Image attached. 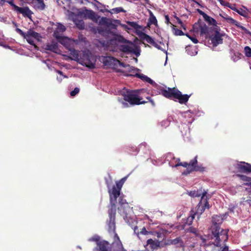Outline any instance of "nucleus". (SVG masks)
Segmentation results:
<instances>
[{"label":"nucleus","mask_w":251,"mask_h":251,"mask_svg":"<svg viewBox=\"0 0 251 251\" xmlns=\"http://www.w3.org/2000/svg\"><path fill=\"white\" fill-rule=\"evenodd\" d=\"M223 219L221 216L214 215L212 218V226L211 231L213 237L215 239L213 244L217 247L221 246V242H226L228 239V229H221L220 225L223 223Z\"/></svg>","instance_id":"nucleus-1"},{"label":"nucleus","mask_w":251,"mask_h":251,"mask_svg":"<svg viewBox=\"0 0 251 251\" xmlns=\"http://www.w3.org/2000/svg\"><path fill=\"white\" fill-rule=\"evenodd\" d=\"M115 217V215H108V219L106 221L108 233L113 239V241L110 245L109 251H127L124 249L119 236L116 232Z\"/></svg>","instance_id":"nucleus-2"},{"label":"nucleus","mask_w":251,"mask_h":251,"mask_svg":"<svg viewBox=\"0 0 251 251\" xmlns=\"http://www.w3.org/2000/svg\"><path fill=\"white\" fill-rule=\"evenodd\" d=\"M127 176H125L119 181L116 182V186L114 185L111 189L108 188L109 195L110 205L108 206V215H115L116 214V203L117 198L120 197L121 190L123 184L126 180Z\"/></svg>","instance_id":"nucleus-3"},{"label":"nucleus","mask_w":251,"mask_h":251,"mask_svg":"<svg viewBox=\"0 0 251 251\" xmlns=\"http://www.w3.org/2000/svg\"><path fill=\"white\" fill-rule=\"evenodd\" d=\"M112 44H116L117 42L128 43L130 45H122L120 46V50L121 51L126 53H134L137 56L140 55V51L137 47L133 44L131 41L126 40L121 35H115L114 37L109 40Z\"/></svg>","instance_id":"nucleus-4"},{"label":"nucleus","mask_w":251,"mask_h":251,"mask_svg":"<svg viewBox=\"0 0 251 251\" xmlns=\"http://www.w3.org/2000/svg\"><path fill=\"white\" fill-rule=\"evenodd\" d=\"M169 165L172 167H177L178 166H182L186 168V170L182 173L183 175H187L193 172H201L204 171V168L202 166L198 165L197 156L193 159L191 160L189 163L187 162H178L176 164L173 163L172 161L169 162Z\"/></svg>","instance_id":"nucleus-5"},{"label":"nucleus","mask_w":251,"mask_h":251,"mask_svg":"<svg viewBox=\"0 0 251 251\" xmlns=\"http://www.w3.org/2000/svg\"><path fill=\"white\" fill-rule=\"evenodd\" d=\"M124 100L131 105H139L142 104H145L148 101L151 103L152 105H154V101L151 99V97H147L146 99L148 100V101L142 100L143 98L140 97L138 95L135 94L133 91H127L126 94L123 95Z\"/></svg>","instance_id":"nucleus-6"},{"label":"nucleus","mask_w":251,"mask_h":251,"mask_svg":"<svg viewBox=\"0 0 251 251\" xmlns=\"http://www.w3.org/2000/svg\"><path fill=\"white\" fill-rule=\"evenodd\" d=\"M206 192L202 193L201 200L197 205L196 209L195 210L192 209L190 211L191 214L198 215V219L200 218V216L204 211L206 208L208 209L210 207L207 199H204L205 197H206Z\"/></svg>","instance_id":"nucleus-7"},{"label":"nucleus","mask_w":251,"mask_h":251,"mask_svg":"<svg viewBox=\"0 0 251 251\" xmlns=\"http://www.w3.org/2000/svg\"><path fill=\"white\" fill-rule=\"evenodd\" d=\"M95 58L90 52H83L80 55L77 62L90 69L95 68Z\"/></svg>","instance_id":"nucleus-8"},{"label":"nucleus","mask_w":251,"mask_h":251,"mask_svg":"<svg viewBox=\"0 0 251 251\" xmlns=\"http://www.w3.org/2000/svg\"><path fill=\"white\" fill-rule=\"evenodd\" d=\"M119 203L120 204V206L118 208V209L120 214L125 220H126L128 218V212L130 210V207L126 200L123 199L122 197H119Z\"/></svg>","instance_id":"nucleus-9"},{"label":"nucleus","mask_w":251,"mask_h":251,"mask_svg":"<svg viewBox=\"0 0 251 251\" xmlns=\"http://www.w3.org/2000/svg\"><path fill=\"white\" fill-rule=\"evenodd\" d=\"M90 240L96 242L97 247L94 249V251H109L110 244L108 241L100 240L99 236L93 237Z\"/></svg>","instance_id":"nucleus-10"},{"label":"nucleus","mask_w":251,"mask_h":251,"mask_svg":"<svg viewBox=\"0 0 251 251\" xmlns=\"http://www.w3.org/2000/svg\"><path fill=\"white\" fill-rule=\"evenodd\" d=\"M193 27L195 32H200L201 36L204 35L206 38H208L209 28L204 23L198 22L193 25Z\"/></svg>","instance_id":"nucleus-11"},{"label":"nucleus","mask_w":251,"mask_h":251,"mask_svg":"<svg viewBox=\"0 0 251 251\" xmlns=\"http://www.w3.org/2000/svg\"><path fill=\"white\" fill-rule=\"evenodd\" d=\"M223 35V34L221 33L217 30H215L214 31L213 33L208 36L213 47H217L218 45L223 43V39L222 37Z\"/></svg>","instance_id":"nucleus-12"},{"label":"nucleus","mask_w":251,"mask_h":251,"mask_svg":"<svg viewBox=\"0 0 251 251\" xmlns=\"http://www.w3.org/2000/svg\"><path fill=\"white\" fill-rule=\"evenodd\" d=\"M104 66L110 68H114L117 66L119 60L112 56H101L100 59Z\"/></svg>","instance_id":"nucleus-13"},{"label":"nucleus","mask_w":251,"mask_h":251,"mask_svg":"<svg viewBox=\"0 0 251 251\" xmlns=\"http://www.w3.org/2000/svg\"><path fill=\"white\" fill-rule=\"evenodd\" d=\"M66 29V28L63 25L57 23V27L53 32V36L61 44H63V42L66 39V38L61 36L60 33H63Z\"/></svg>","instance_id":"nucleus-14"},{"label":"nucleus","mask_w":251,"mask_h":251,"mask_svg":"<svg viewBox=\"0 0 251 251\" xmlns=\"http://www.w3.org/2000/svg\"><path fill=\"white\" fill-rule=\"evenodd\" d=\"M160 94L166 98L173 99H175L176 92L177 91V89L176 87L172 88L168 87L166 89L161 88L160 90Z\"/></svg>","instance_id":"nucleus-15"},{"label":"nucleus","mask_w":251,"mask_h":251,"mask_svg":"<svg viewBox=\"0 0 251 251\" xmlns=\"http://www.w3.org/2000/svg\"><path fill=\"white\" fill-rule=\"evenodd\" d=\"M238 172L241 173H251V164L245 162H240L236 166Z\"/></svg>","instance_id":"nucleus-16"},{"label":"nucleus","mask_w":251,"mask_h":251,"mask_svg":"<svg viewBox=\"0 0 251 251\" xmlns=\"http://www.w3.org/2000/svg\"><path fill=\"white\" fill-rule=\"evenodd\" d=\"M139 37L142 39L147 41L148 43L153 46L157 49H160V46L149 35L144 32H140L138 34Z\"/></svg>","instance_id":"nucleus-17"},{"label":"nucleus","mask_w":251,"mask_h":251,"mask_svg":"<svg viewBox=\"0 0 251 251\" xmlns=\"http://www.w3.org/2000/svg\"><path fill=\"white\" fill-rule=\"evenodd\" d=\"M190 97V95H188L187 94L182 95L181 92L177 89V91L176 92L175 99L178 100L179 103L180 104H183L185 103L188 101Z\"/></svg>","instance_id":"nucleus-18"},{"label":"nucleus","mask_w":251,"mask_h":251,"mask_svg":"<svg viewBox=\"0 0 251 251\" xmlns=\"http://www.w3.org/2000/svg\"><path fill=\"white\" fill-rule=\"evenodd\" d=\"M16 11L19 13L22 14L24 17H28L29 18H30L31 15L33 14L32 12L27 6L24 7H18Z\"/></svg>","instance_id":"nucleus-19"},{"label":"nucleus","mask_w":251,"mask_h":251,"mask_svg":"<svg viewBox=\"0 0 251 251\" xmlns=\"http://www.w3.org/2000/svg\"><path fill=\"white\" fill-rule=\"evenodd\" d=\"M31 3L38 10H43L46 7L44 0H31Z\"/></svg>","instance_id":"nucleus-20"},{"label":"nucleus","mask_w":251,"mask_h":251,"mask_svg":"<svg viewBox=\"0 0 251 251\" xmlns=\"http://www.w3.org/2000/svg\"><path fill=\"white\" fill-rule=\"evenodd\" d=\"M126 76H130V75H133L132 74H127L126 75ZM134 76L140 78L144 81L147 82L151 84H153L154 82L151 79L150 77H148L147 76L142 74H136Z\"/></svg>","instance_id":"nucleus-21"},{"label":"nucleus","mask_w":251,"mask_h":251,"mask_svg":"<svg viewBox=\"0 0 251 251\" xmlns=\"http://www.w3.org/2000/svg\"><path fill=\"white\" fill-rule=\"evenodd\" d=\"M160 244V241L158 240H153L152 239H148L147 241V245L146 246L150 245V247L151 250L157 249L159 247Z\"/></svg>","instance_id":"nucleus-22"},{"label":"nucleus","mask_w":251,"mask_h":251,"mask_svg":"<svg viewBox=\"0 0 251 251\" xmlns=\"http://www.w3.org/2000/svg\"><path fill=\"white\" fill-rule=\"evenodd\" d=\"M26 36H28L30 38H34L38 41H39V39L41 37L40 34L32 30H29L26 32Z\"/></svg>","instance_id":"nucleus-23"},{"label":"nucleus","mask_w":251,"mask_h":251,"mask_svg":"<svg viewBox=\"0 0 251 251\" xmlns=\"http://www.w3.org/2000/svg\"><path fill=\"white\" fill-rule=\"evenodd\" d=\"M73 21L78 29L80 30L84 29L85 24L83 20L74 18Z\"/></svg>","instance_id":"nucleus-24"},{"label":"nucleus","mask_w":251,"mask_h":251,"mask_svg":"<svg viewBox=\"0 0 251 251\" xmlns=\"http://www.w3.org/2000/svg\"><path fill=\"white\" fill-rule=\"evenodd\" d=\"M134 233L137 235V236L139 237V235L143 234V235H148L150 232L149 231H148L146 228L145 227H143L140 231H139L138 227L137 226H135L134 227Z\"/></svg>","instance_id":"nucleus-25"},{"label":"nucleus","mask_w":251,"mask_h":251,"mask_svg":"<svg viewBox=\"0 0 251 251\" xmlns=\"http://www.w3.org/2000/svg\"><path fill=\"white\" fill-rule=\"evenodd\" d=\"M84 16L92 20L96 19L95 13L92 10L86 9L84 13Z\"/></svg>","instance_id":"nucleus-26"},{"label":"nucleus","mask_w":251,"mask_h":251,"mask_svg":"<svg viewBox=\"0 0 251 251\" xmlns=\"http://www.w3.org/2000/svg\"><path fill=\"white\" fill-rule=\"evenodd\" d=\"M120 66L124 67V68H128V72L129 73L134 72L135 70V68L133 67H131L130 66V65L128 64H125L123 62H121L119 61V62H118V64Z\"/></svg>","instance_id":"nucleus-27"},{"label":"nucleus","mask_w":251,"mask_h":251,"mask_svg":"<svg viewBox=\"0 0 251 251\" xmlns=\"http://www.w3.org/2000/svg\"><path fill=\"white\" fill-rule=\"evenodd\" d=\"M157 24V21L156 17L153 15L152 13H151L150 17L149 19V22L148 25H156Z\"/></svg>","instance_id":"nucleus-28"},{"label":"nucleus","mask_w":251,"mask_h":251,"mask_svg":"<svg viewBox=\"0 0 251 251\" xmlns=\"http://www.w3.org/2000/svg\"><path fill=\"white\" fill-rule=\"evenodd\" d=\"M58 48V45L57 43L48 44L47 45L46 49L52 52H55L56 50Z\"/></svg>","instance_id":"nucleus-29"},{"label":"nucleus","mask_w":251,"mask_h":251,"mask_svg":"<svg viewBox=\"0 0 251 251\" xmlns=\"http://www.w3.org/2000/svg\"><path fill=\"white\" fill-rule=\"evenodd\" d=\"M237 176L240 178L241 180L243 181L247 182V183H251V177L243 175L237 174Z\"/></svg>","instance_id":"nucleus-30"},{"label":"nucleus","mask_w":251,"mask_h":251,"mask_svg":"<svg viewBox=\"0 0 251 251\" xmlns=\"http://www.w3.org/2000/svg\"><path fill=\"white\" fill-rule=\"evenodd\" d=\"M204 19L211 25H215L217 24L216 21L215 19L207 15L205 16V18H204Z\"/></svg>","instance_id":"nucleus-31"},{"label":"nucleus","mask_w":251,"mask_h":251,"mask_svg":"<svg viewBox=\"0 0 251 251\" xmlns=\"http://www.w3.org/2000/svg\"><path fill=\"white\" fill-rule=\"evenodd\" d=\"M223 18H224L228 23L233 24L237 26V24H239V23L233 19V18L228 17L227 15L226 17H223Z\"/></svg>","instance_id":"nucleus-32"},{"label":"nucleus","mask_w":251,"mask_h":251,"mask_svg":"<svg viewBox=\"0 0 251 251\" xmlns=\"http://www.w3.org/2000/svg\"><path fill=\"white\" fill-rule=\"evenodd\" d=\"M109 12H110L111 14H113V13L117 14V13H119L120 12H124L125 13L126 12V11L122 7H119L113 8L110 11H109Z\"/></svg>","instance_id":"nucleus-33"},{"label":"nucleus","mask_w":251,"mask_h":251,"mask_svg":"<svg viewBox=\"0 0 251 251\" xmlns=\"http://www.w3.org/2000/svg\"><path fill=\"white\" fill-rule=\"evenodd\" d=\"M127 24L130 26L136 29L141 28V26L135 22L128 21L127 22Z\"/></svg>","instance_id":"nucleus-34"},{"label":"nucleus","mask_w":251,"mask_h":251,"mask_svg":"<svg viewBox=\"0 0 251 251\" xmlns=\"http://www.w3.org/2000/svg\"><path fill=\"white\" fill-rule=\"evenodd\" d=\"M243 56L242 53L239 52H235L234 53V55L232 56V59L234 61H237L240 59H241V57Z\"/></svg>","instance_id":"nucleus-35"},{"label":"nucleus","mask_w":251,"mask_h":251,"mask_svg":"<svg viewBox=\"0 0 251 251\" xmlns=\"http://www.w3.org/2000/svg\"><path fill=\"white\" fill-rule=\"evenodd\" d=\"M244 52L247 57H251V48L250 47L246 46L244 48Z\"/></svg>","instance_id":"nucleus-36"},{"label":"nucleus","mask_w":251,"mask_h":251,"mask_svg":"<svg viewBox=\"0 0 251 251\" xmlns=\"http://www.w3.org/2000/svg\"><path fill=\"white\" fill-rule=\"evenodd\" d=\"M71 54L75 58V60L78 61L80 55H79L78 51L75 50H71Z\"/></svg>","instance_id":"nucleus-37"},{"label":"nucleus","mask_w":251,"mask_h":251,"mask_svg":"<svg viewBox=\"0 0 251 251\" xmlns=\"http://www.w3.org/2000/svg\"><path fill=\"white\" fill-rule=\"evenodd\" d=\"M195 215L191 214V213H190V216H189L187 220L186 223L188 225H191L193 222V221L195 217Z\"/></svg>","instance_id":"nucleus-38"},{"label":"nucleus","mask_w":251,"mask_h":251,"mask_svg":"<svg viewBox=\"0 0 251 251\" xmlns=\"http://www.w3.org/2000/svg\"><path fill=\"white\" fill-rule=\"evenodd\" d=\"M110 21V19H109L106 17H102L100 21V23L102 25L108 26V25Z\"/></svg>","instance_id":"nucleus-39"},{"label":"nucleus","mask_w":251,"mask_h":251,"mask_svg":"<svg viewBox=\"0 0 251 251\" xmlns=\"http://www.w3.org/2000/svg\"><path fill=\"white\" fill-rule=\"evenodd\" d=\"M236 26L239 27V28H240L242 30H243L246 33H247V34L250 35L251 36V32L248 29H247L244 26L240 25L239 23V24H237Z\"/></svg>","instance_id":"nucleus-40"},{"label":"nucleus","mask_w":251,"mask_h":251,"mask_svg":"<svg viewBox=\"0 0 251 251\" xmlns=\"http://www.w3.org/2000/svg\"><path fill=\"white\" fill-rule=\"evenodd\" d=\"M8 3H9L13 8V9L14 11H16L17 8L19 7L15 4L14 2V0H9L6 1Z\"/></svg>","instance_id":"nucleus-41"},{"label":"nucleus","mask_w":251,"mask_h":251,"mask_svg":"<svg viewBox=\"0 0 251 251\" xmlns=\"http://www.w3.org/2000/svg\"><path fill=\"white\" fill-rule=\"evenodd\" d=\"M174 29L175 35H176V36H178V35L181 36V35H184V33H183V32L182 30L178 29L177 28H174Z\"/></svg>","instance_id":"nucleus-42"},{"label":"nucleus","mask_w":251,"mask_h":251,"mask_svg":"<svg viewBox=\"0 0 251 251\" xmlns=\"http://www.w3.org/2000/svg\"><path fill=\"white\" fill-rule=\"evenodd\" d=\"M182 242V240L180 237L176 238L171 241V244L173 245H177L179 243Z\"/></svg>","instance_id":"nucleus-43"},{"label":"nucleus","mask_w":251,"mask_h":251,"mask_svg":"<svg viewBox=\"0 0 251 251\" xmlns=\"http://www.w3.org/2000/svg\"><path fill=\"white\" fill-rule=\"evenodd\" d=\"M79 92V89L77 87H75L74 90L71 92L70 95L72 97L75 96Z\"/></svg>","instance_id":"nucleus-44"},{"label":"nucleus","mask_w":251,"mask_h":251,"mask_svg":"<svg viewBox=\"0 0 251 251\" xmlns=\"http://www.w3.org/2000/svg\"><path fill=\"white\" fill-rule=\"evenodd\" d=\"M25 39H26L27 42L30 45H35V44H34V42L33 41V40L28 37V36H25V37H24Z\"/></svg>","instance_id":"nucleus-45"},{"label":"nucleus","mask_w":251,"mask_h":251,"mask_svg":"<svg viewBox=\"0 0 251 251\" xmlns=\"http://www.w3.org/2000/svg\"><path fill=\"white\" fill-rule=\"evenodd\" d=\"M186 35L195 44H197L198 43V40L195 37H192L190 36L188 34H186Z\"/></svg>","instance_id":"nucleus-46"},{"label":"nucleus","mask_w":251,"mask_h":251,"mask_svg":"<svg viewBox=\"0 0 251 251\" xmlns=\"http://www.w3.org/2000/svg\"><path fill=\"white\" fill-rule=\"evenodd\" d=\"M236 12H237L239 14H240L241 16H243L244 17L246 16L247 13L245 11H244L242 9H241L240 10L237 9Z\"/></svg>","instance_id":"nucleus-47"},{"label":"nucleus","mask_w":251,"mask_h":251,"mask_svg":"<svg viewBox=\"0 0 251 251\" xmlns=\"http://www.w3.org/2000/svg\"><path fill=\"white\" fill-rule=\"evenodd\" d=\"M189 195L192 197H200L201 194H199L198 192L196 191H191Z\"/></svg>","instance_id":"nucleus-48"},{"label":"nucleus","mask_w":251,"mask_h":251,"mask_svg":"<svg viewBox=\"0 0 251 251\" xmlns=\"http://www.w3.org/2000/svg\"><path fill=\"white\" fill-rule=\"evenodd\" d=\"M16 31L19 33L23 37H25L26 36V33L23 32L21 29L17 28L16 29Z\"/></svg>","instance_id":"nucleus-49"},{"label":"nucleus","mask_w":251,"mask_h":251,"mask_svg":"<svg viewBox=\"0 0 251 251\" xmlns=\"http://www.w3.org/2000/svg\"><path fill=\"white\" fill-rule=\"evenodd\" d=\"M175 18L176 19L178 23L181 25V26L184 29H185V28L183 26V23L182 21L177 16H175Z\"/></svg>","instance_id":"nucleus-50"},{"label":"nucleus","mask_w":251,"mask_h":251,"mask_svg":"<svg viewBox=\"0 0 251 251\" xmlns=\"http://www.w3.org/2000/svg\"><path fill=\"white\" fill-rule=\"evenodd\" d=\"M107 26L110 27L112 29H116L117 25H115L114 24H113L112 22V21L110 20Z\"/></svg>","instance_id":"nucleus-51"},{"label":"nucleus","mask_w":251,"mask_h":251,"mask_svg":"<svg viewBox=\"0 0 251 251\" xmlns=\"http://www.w3.org/2000/svg\"><path fill=\"white\" fill-rule=\"evenodd\" d=\"M189 231L193 233H196L197 231V230L196 228L193 227H190L189 228Z\"/></svg>","instance_id":"nucleus-52"},{"label":"nucleus","mask_w":251,"mask_h":251,"mask_svg":"<svg viewBox=\"0 0 251 251\" xmlns=\"http://www.w3.org/2000/svg\"><path fill=\"white\" fill-rule=\"evenodd\" d=\"M199 13L202 16V17H203V18H205V16L207 15V14L206 13H205L204 12H203L201 10H198Z\"/></svg>","instance_id":"nucleus-53"},{"label":"nucleus","mask_w":251,"mask_h":251,"mask_svg":"<svg viewBox=\"0 0 251 251\" xmlns=\"http://www.w3.org/2000/svg\"><path fill=\"white\" fill-rule=\"evenodd\" d=\"M165 22L167 24H169V23H170V19H169V17L168 15H165Z\"/></svg>","instance_id":"nucleus-54"},{"label":"nucleus","mask_w":251,"mask_h":251,"mask_svg":"<svg viewBox=\"0 0 251 251\" xmlns=\"http://www.w3.org/2000/svg\"><path fill=\"white\" fill-rule=\"evenodd\" d=\"M173 161V163H174V162H180V158H176L175 157H173V159L172 160Z\"/></svg>","instance_id":"nucleus-55"},{"label":"nucleus","mask_w":251,"mask_h":251,"mask_svg":"<svg viewBox=\"0 0 251 251\" xmlns=\"http://www.w3.org/2000/svg\"><path fill=\"white\" fill-rule=\"evenodd\" d=\"M229 8H230V9H231L232 10H233L234 11H236V10L237 9L235 7V6H232L231 5V6H230V7H229Z\"/></svg>","instance_id":"nucleus-56"},{"label":"nucleus","mask_w":251,"mask_h":251,"mask_svg":"<svg viewBox=\"0 0 251 251\" xmlns=\"http://www.w3.org/2000/svg\"><path fill=\"white\" fill-rule=\"evenodd\" d=\"M225 5L229 8V7L231 6V4L228 2H226Z\"/></svg>","instance_id":"nucleus-57"},{"label":"nucleus","mask_w":251,"mask_h":251,"mask_svg":"<svg viewBox=\"0 0 251 251\" xmlns=\"http://www.w3.org/2000/svg\"><path fill=\"white\" fill-rule=\"evenodd\" d=\"M219 0L221 4H222V5H225V4L226 3L225 1H224L223 0Z\"/></svg>","instance_id":"nucleus-58"},{"label":"nucleus","mask_w":251,"mask_h":251,"mask_svg":"<svg viewBox=\"0 0 251 251\" xmlns=\"http://www.w3.org/2000/svg\"><path fill=\"white\" fill-rule=\"evenodd\" d=\"M7 0H0V4L1 5H3L4 4V2H6Z\"/></svg>","instance_id":"nucleus-59"},{"label":"nucleus","mask_w":251,"mask_h":251,"mask_svg":"<svg viewBox=\"0 0 251 251\" xmlns=\"http://www.w3.org/2000/svg\"><path fill=\"white\" fill-rule=\"evenodd\" d=\"M123 104L124 105V107H126L128 106V104L126 102H123Z\"/></svg>","instance_id":"nucleus-60"},{"label":"nucleus","mask_w":251,"mask_h":251,"mask_svg":"<svg viewBox=\"0 0 251 251\" xmlns=\"http://www.w3.org/2000/svg\"><path fill=\"white\" fill-rule=\"evenodd\" d=\"M57 72L60 74V75H63V73L62 72H61V71H59V70H57Z\"/></svg>","instance_id":"nucleus-61"},{"label":"nucleus","mask_w":251,"mask_h":251,"mask_svg":"<svg viewBox=\"0 0 251 251\" xmlns=\"http://www.w3.org/2000/svg\"><path fill=\"white\" fill-rule=\"evenodd\" d=\"M114 22L119 24L120 23V21L118 20H114Z\"/></svg>","instance_id":"nucleus-62"},{"label":"nucleus","mask_w":251,"mask_h":251,"mask_svg":"<svg viewBox=\"0 0 251 251\" xmlns=\"http://www.w3.org/2000/svg\"><path fill=\"white\" fill-rule=\"evenodd\" d=\"M147 3L149 2V0H144Z\"/></svg>","instance_id":"nucleus-63"},{"label":"nucleus","mask_w":251,"mask_h":251,"mask_svg":"<svg viewBox=\"0 0 251 251\" xmlns=\"http://www.w3.org/2000/svg\"><path fill=\"white\" fill-rule=\"evenodd\" d=\"M99 33H101V30H99Z\"/></svg>","instance_id":"nucleus-64"}]
</instances>
